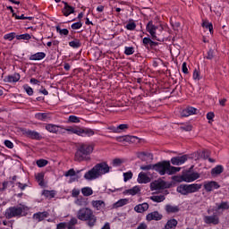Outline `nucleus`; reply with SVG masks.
I'll return each instance as SVG.
<instances>
[{
    "mask_svg": "<svg viewBox=\"0 0 229 229\" xmlns=\"http://www.w3.org/2000/svg\"><path fill=\"white\" fill-rule=\"evenodd\" d=\"M94 151V147L92 145L81 143L77 147L74 161L75 162H85L90 160V155Z\"/></svg>",
    "mask_w": 229,
    "mask_h": 229,
    "instance_id": "f257e3e1",
    "label": "nucleus"
},
{
    "mask_svg": "<svg viewBox=\"0 0 229 229\" xmlns=\"http://www.w3.org/2000/svg\"><path fill=\"white\" fill-rule=\"evenodd\" d=\"M77 219L80 221H87L89 228H94L98 223V216L94 215V211L89 208H82L77 212Z\"/></svg>",
    "mask_w": 229,
    "mask_h": 229,
    "instance_id": "f03ea898",
    "label": "nucleus"
},
{
    "mask_svg": "<svg viewBox=\"0 0 229 229\" xmlns=\"http://www.w3.org/2000/svg\"><path fill=\"white\" fill-rule=\"evenodd\" d=\"M203 187L201 183H192V184H180L176 188V191L182 196H189V194H194V192H199Z\"/></svg>",
    "mask_w": 229,
    "mask_h": 229,
    "instance_id": "7ed1b4c3",
    "label": "nucleus"
},
{
    "mask_svg": "<svg viewBox=\"0 0 229 229\" xmlns=\"http://www.w3.org/2000/svg\"><path fill=\"white\" fill-rule=\"evenodd\" d=\"M157 30L158 31H162L164 30V25L159 24V25H155L153 23V21H149L147 25H146V31L149 33L152 40H157V42H160V38L157 37Z\"/></svg>",
    "mask_w": 229,
    "mask_h": 229,
    "instance_id": "20e7f679",
    "label": "nucleus"
},
{
    "mask_svg": "<svg viewBox=\"0 0 229 229\" xmlns=\"http://www.w3.org/2000/svg\"><path fill=\"white\" fill-rule=\"evenodd\" d=\"M24 212V208L19 206L10 207L5 210V217L6 219H12L13 217H21ZM26 216V215H24Z\"/></svg>",
    "mask_w": 229,
    "mask_h": 229,
    "instance_id": "39448f33",
    "label": "nucleus"
},
{
    "mask_svg": "<svg viewBox=\"0 0 229 229\" xmlns=\"http://www.w3.org/2000/svg\"><path fill=\"white\" fill-rule=\"evenodd\" d=\"M21 132L22 135H25V137H28V139H31L32 140H42V135L37 131L21 128Z\"/></svg>",
    "mask_w": 229,
    "mask_h": 229,
    "instance_id": "423d86ee",
    "label": "nucleus"
},
{
    "mask_svg": "<svg viewBox=\"0 0 229 229\" xmlns=\"http://www.w3.org/2000/svg\"><path fill=\"white\" fill-rule=\"evenodd\" d=\"M169 167V161H161L154 164V171L158 173L161 176H164L167 173Z\"/></svg>",
    "mask_w": 229,
    "mask_h": 229,
    "instance_id": "0eeeda50",
    "label": "nucleus"
},
{
    "mask_svg": "<svg viewBox=\"0 0 229 229\" xmlns=\"http://www.w3.org/2000/svg\"><path fill=\"white\" fill-rule=\"evenodd\" d=\"M171 184L167 185V182L164 180H157L150 182V191H162V189H170Z\"/></svg>",
    "mask_w": 229,
    "mask_h": 229,
    "instance_id": "6e6552de",
    "label": "nucleus"
},
{
    "mask_svg": "<svg viewBox=\"0 0 229 229\" xmlns=\"http://www.w3.org/2000/svg\"><path fill=\"white\" fill-rule=\"evenodd\" d=\"M95 169H97L98 176H103V174H107V173H110V169H112V167L108 165V163L101 162L95 165Z\"/></svg>",
    "mask_w": 229,
    "mask_h": 229,
    "instance_id": "1a4fd4ad",
    "label": "nucleus"
},
{
    "mask_svg": "<svg viewBox=\"0 0 229 229\" xmlns=\"http://www.w3.org/2000/svg\"><path fill=\"white\" fill-rule=\"evenodd\" d=\"M203 187L206 192H212V191H217V189H221V185L218 182L216 181H205Z\"/></svg>",
    "mask_w": 229,
    "mask_h": 229,
    "instance_id": "9d476101",
    "label": "nucleus"
},
{
    "mask_svg": "<svg viewBox=\"0 0 229 229\" xmlns=\"http://www.w3.org/2000/svg\"><path fill=\"white\" fill-rule=\"evenodd\" d=\"M203 221L205 225H213L216 226L219 225V216L216 213H214L212 216H204Z\"/></svg>",
    "mask_w": 229,
    "mask_h": 229,
    "instance_id": "9b49d317",
    "label": "nucleus"
},
{
    "mask_svg": "<svg viewBox=\"0 0 229 229\" xmlns=\"http://www.w3.org/2000/svg\"><path fill=\"white\" fill-rule=\"evenodd\" d=\"M85 180L92 181L98 180L99 178V174L96 169V166L92 167L89 171L86 172L84 174Z\"/></svg>",
    "mask_w": 229,
    "mask_h": 229,
    "instance_id": "f8f14e48",
    "label": "nucleus"
},
{
    "mask_svg": "<svg viewBox=\"0 0 229 229\" xmlns=\"http://www.w3.org/2000/svg\"><path fill=\"white\" fill-rule=\"evenodd\" d=\"M142 44L146 49H153V47H157L158 46V42L153 41V38L149 37H145L142 39Z\"/></svg>",
    "mask_w": 229,
    "mask_h": 229,
    "instance_id": "ddd939ff",
    "label": "nucleus"
},
{
    "mask_svg": "<svg viewBox=\"0 0 229 229\" xmlns=\"http://www.w3.org/2000/svg\"><path fill=\"white\" fill-rule=\"evenodd\" d=\"M186 160H189L188 155L178 156L171 158V163L173 165H182L185 164Z\"/></svg>",
    "mask_w": 229,
    "mask_h": 229,
    "instance_id": "4468645a",
    "label": "nucleus"
},
{
    "mask_svg": "<svg viewBox=\"0 0 229 229\" xmlns=\"http://www.w3.org/2000/svg\"><path fill=\"white\" fill-rule=\"evenodd\" d=\"M189 115H198V108L188 106L181 112L182 117H189Z\"/></svg>",
    "mask_w": 229,
    "mask_h": 229,
    "instance_id": "2eb2a0df",
    "label": "nucleus"
},
{
    "mask_svg": "<svg viewBox=\"0 0 229 229\" xmlns=\"http://www.w3.org/2000/svg\"><path fill=\"white\" fill-rule=\"evenodd\" d=\"M96 135V131L90 128H81L79 127V137H92Z\"/></svg>",
    "mask_w": 229,
    "mask_h": 229,
    "instance_id": "dca6fc26",
    "label": "nucleus"
},
{
    "mask_svg": "<svg viewBox=\"0 0 229 229\" xmlns=\"http://www.w3.org/2000/svg\"><path fill=\"white\" fill-rule=\"evenodd\" d=\"M163 217L164 216L162 214H159L158 211L148 213L146 216L147 221H162Z\"/></svg>",
    "mask_w": 229,
    "mask_h": 229,
    "instance_id": "f3484780",
    "label": "nucleus"
},
{
    "mask_svg": "<svg viewBox=\"0 0 229 229\" xmlns=\"http://www.w3.org/2000/svg\"><path fill=\"white\" fill-rule=\"evenodd\" d=\"M45 130H47V131H49V133H60V130H64V128H62V126L60 125L47 123L45 126Z\"/></svg>",
    "mask_w": 229,
    "mask_h": 229,
    "instance_id": "a211bd4d",
    "label": "nucleus"
},
{
    "mask_svg": "<svg viewBox=\"0 0 229 229\" xmlns=\"http://www.w3.org/2000/svg\"><path fill=\"white\" fill-rule=\"evenodd\" d=\"M21 80V74L20 73H13L12 75H8L4 79V81L5 83H17Z\"/></svg>",
    "mask_w": 229,
    "mask_h": 229,
    "instance_id": "6ab92c4d",
    "label": "nucleus"
},
{
    "mask_svg": "<svg viewBox=\"0 0 229 229\" xmlns=\"http://www.w3.org/2000/svg\"><path fill=\"white\" fill-rule=\"evenodd\" d=\"M137 182L138 183H149L151 182V178H149L146 173L140 172L138 175Z\"/></svg>",
    "mask_w": 229,
    "mask_h": 229,
    "instance_id": "aec40b11",
    "label": "nucleus"
},
{
    "mask_svg": "<svg viewBox=\"0 0 229 229\" xmlns=\"http://www.w3.org/2000/svg\"><path fill=\"white\" fill-rule=\"evenodd\" d=\"M46 217H49V212L47 211L38 212L33 215V219H36L38 223H40V221H44Z\"/></svg>",
    "mask_w": 229,
    "mask_h": 229,
    "instance_id": "412c9836",
    "label": "nucleus"
},
{
    "mask_svg": "<svg viewBox=\"0 0 229 229\" xmlns=\"http://www.w3.org/2000/svg\"><path fill=\"white\" fill-rule=\"evenodd\" d=\"M135 139L139 138L136 136H117L115 140H117V142H133Z\"/></svg>",
    "mask_w": 229,
    "mask_h": 229,
    "instance_id": "4be33fe9",
    "label": "nucleus"
},
{
    "mask_svg": "<svg viewBox=\"0 0 229 229\" xmlns=\"http://www.w3.org/2000/svg\"><path fill=\"white\" fill-rule=\"evenodd\" d=\"M148 208H149V204H148L147 202H144L142 204H139L135 206L134 210L135 212H138V214H142V212H146Z\"/></svg>",
    "mask_w": 229,
    "mask_h": 229,
    "instance_id": "5701e85b",
    "label": "nucleus"
},
{
    "mask_svg": "<svg viewBox=\"0 0 229 229\" xmlns=\"http://www.w3.org/2000/svg\"><path fill=\"white\" fill-rule=\"evenodd\" d=\"M199 157L203 158V160H208L211 164L216 162V159L210 157V151L208 150H202L199 154Z\"/></svg>",
    "mask_w": 229,
    "mask_h": 229,
    "instance_id": "b1692460",
    "label": "nucleus"
},
{
    "mask_svg": "<svg viewBox=\"0 0 229 229\" xmlns=\"http://www.w3.org/2000/svg\"><path fill=\"white\" fill-rule=\"evenodd\" d=\"M166 214H176L180 212V207L172 206L171 204H167L165 208Z\"/></svg>",
    "mask_w": 229,
    "mask_h": 229,
    "instance_id": "393cba45",
    "label": "nucleus"
},
{
    "mask_svg": "<svg viewBox=\"0 0 229 229\" xmlns=\"http://www.w3.org/2000/svg\"><path fill=\"white\" fill-rule=\"evenodd\" d=\"M44 58H46V53L44 52H38L34 55H31L30 57H29V60H31V61H40V60H44Z\"/></svg>",
    "mask_w": 229,
    "mask_h": 229,
    "instance_id": "a878e982",
    "label": "nucleus"
},
{
    "mask_svg": "<svg viewBox=\"0 0 229 229\" xmlns=\"http://www.w3.org/2000/svg\"><path fill=\"white\" fill-rule=\"evenodd\" d=\"M138 158L141 160L142 162H146V158H150V160H153V154L149 152H140L138 153Z\"/></svg>",
    "mask_w": 229,
    "mask_h": 229,
    "instance_id": "bb28decb",
    "label": "nucleus"
},
{
    "mask_svg": "<svg viewBox=\"0 0 229 229\" xmlns=\"http://www.w3.org/2000/svg\"><path fill=\"white\" fill-rule=\"evenodd\" d=\"M176 226H178V220L172 218L166 222L165 229H176Z\"/></svg>",
    "mask_w": 229,
    "mask_h": 229,
    "instance_id": "cd10ccee",
    "label": "nucleus"
},
{
    "mask_svg": "<svg viewBox=\"0 0 229 229\" xmlns=\"http://www.w3.org/2000/svg\"><path fill=\"white\" fill-rule=\"evenodd\" d=\"M140 191V188L139 186H134L131 189L125 190L123 194L126 196V194H130L131 196H135L139 194V191Z\"/></svg>",
    "mask_w": 229,
    "mask_h": 229,
    "instance_id": "c85d7f7f",
    "label": "nucleus"
},
{
    "mask_svg": "<svg viewBox=\"0 0 229 229\" xmlns=\"http://www.w3.org/2000/svg\"><path fill=\"white\" fill-rule=\"evenodd\" d=\"M91 205L97 210H101L102 208H105V207H106L105 201H103V200H92Z\"/></svg>",
    "mask_w": 229,
    "mask_h": 229,
    "instance_id": "c756f323",
    "label": "nucleus"
},
{
    "mask_svg": "<svg viewBox=\"0 0 229 229\" xmlns=\"http://www.w3.org/2000/svg\"><path fill=\"white\" fill-rule=\"evenodd\" d=\"M182 167L171 166V162L169 161V167L166 169V174H175V173H180Z\"/></svg>",
    "mask_w": 229,
    "mask_h": 229,
    "instance_id": "7c9ffc66",
    "label": "nucleus"
},
{
    "mask_svg": "<svg viewBox=\"0 0 229 229\" xmlns=\"http://www.w3.org/2000/svg\"><path fill=\"white\" fill-rule=\"evenodd\" d=\"M128 199H121L118 201H116L114 205V208H121V207H124V205H128Z\"/></svg>",
    "mask_w": 229,
    "mask_h": 229,
    "instance_id": "2f4dec72",
    "label": "nucleus"
},
{
    "mask_svg": "<svg viewBox=\"0 0 229 229\" xmlns=\"http://www.w3.org/2000/svg\"><path fill=\"white\" fill-rule=\"evenodd\" d=\"M74 12H75V8L71 5L66 8L64 7L62 9V13H63V15H64V17H69V15H71L72 13H74Z\"/></svg>",
    "mask_w": 229,
    "mask_h": 229,
    "instance_id": "473e14b6",
    "label": "nucleus"
},
{
    "mask_svg": "<svg viewBox=\"0 0 229 229\" xmlns=\"http://www.w3.org/2000/svg\"><path fill=\"white\" fill-rule=\"evenodd\" d=\"M69 46L73 49H79V47H81V41L79 38H74L72 41L69 42Z\"/></svg>",
    "mask_w": 229,
    "mask_h": 229,
    "instance_id": "72a5a7b5",
    "label": "nucleus"
},
{
    "mask_svg": "<svg viewBox=\"0 0 229 229\" xmlns=\"http://www.w3.org/2000/svg\"><path fill=\"white\" fill-rule=\"evenodd\" d=\"M151 201H154L155 203H162V201L165 200V195H153L150 197Z\"/></svg>",
    "mask_w": 229,
    "mask_h": 229,
    "instance_id": "f704fd0d",
    "label": "nucleus"
},
{
    "mask_svg": "<svg viewBox=\"0 0 229 229\" xmlns=\"http://www.w3.org/2000/svg\"><path fill=\"white\" fill-rule=\"evenodd\" d=\"M223 171H225V168L223 167V165H218L216 167L212 168L211 174H221Z\"/></svg>",
    "mask_w": 229,
    "mask_h": 229,
    "instance_id": "c9c22d12",
    "label": "nucleus"
},
{
    "mask_svg": "<svg viewBox=\"0 0 229 229\" xmlns=\"http://www.w3.org/2000/svg\"><path fill=\"white\" fill-rule=\"evenodd\" d=\"M56 32L61 35V37H67L69 35V30L67 29H61L59 25L55 27Z\"/></svg>",
    "mask_w": 229,
    "mask_h": 229,
    "instance_id": "e433bc0d",
    "label": "nucleus"
},
{
    "mask_svg": "<svg viewBox=\"0 0 229 229\" xmlns=\"http://www.w3.org/2000/svg\"><path fill=\"white\" fill-rule=\"evenodd\" d=\"M81 192L83 196H86V197L92 196V194H94V191H92V188L90 187L82 188Z\"/></svg>",
    "mask_w": 229,
    "mask_h": 229,
    "instance_id": "4c0bfd02",
    "label": "nucleus"
},
{
    "mask_svg": "<svg viewBox=\"0 0 229 229\" xmlns=\"http://www.w3.org/2000/svg\"><path fill=\"white\" fill-rule=\"evenodd\" d=\"M45 198H55L56 196V192L55 191L44 190L42 192Z\"/></svg>",
    "mask_w": 229,
    "mask_h": 229,
    "instance_id": "58836bf2",
    "label": "nucleus"
},
{
    "mask_svg": "<svg viewBox=\"0 0 229 229\" xmlns=\"http://www.w3.org/2000/svg\"><path fill=\"white\" fill-rule=\"evenodd\" d=\"M123 53H124V55H126V56H131V55H133V53H135V47H125Z\"/></svg>",
    "mask_w": 229,
    "mask_h": 229,
    "instance_id": "ea45409f",
    "label": "nucleus"
},
{
    "mask_svg": "<svg viewBox=\"0 0 229 229\" xmlns=\"http://www.w3.org/2000/svg\"><path fill=\"white\" fill-rule=\"evenodd\" d=\"M217 210H228L229 203L228 201H222L216 208Z\"/></svg>",
    "mask_w": 229,
    "mask_h": 229,
    "instance_id": "a19ab883",
    "label": "nucleus"
},
{
    "mask_svg": "<svg viewBox=\"0 0 229 229\" xmlns=\"http://www.w3.org/2000/svg\"><path fill=\"white\" fill-rule=\"evenodd\" d=\"M35 119H38V121H46L47 119V113H37Z\"/></svg>",
    "mask_w": 229,
    "mask_h": 229,
    "instance_id": "79ce46f5",
    "label": "nucleus"
},
{
    "mask_svg": "<svg viewBox=\"0 0 229 229\" xmlns=\"http://www.w3.org/2000/svg\"><path fill=\"white\" fill-rule=\"evenodd\" d=\"M202 26L206 28V30H208L210 33H214V25H212V22L204 21Z\"/></svg>",
    "mask_w": 229,
    "mask_h": 229,
    "instance_id": "37998d69",
    "label": "nucleus"
},
{
    "mask_svg": "<svg viewBox=\"0 0 229 229\" xmlns=\"http://www.w3.org/2000/svg\"><path fill=\"white\" fill-rule=\"evenodd\" d=\"M31 38V35L25 33L21 35H16L17 40H30Z\"/></svg>",
    "mask_w": 229,
    "mask_h": 229,
    "instance_id": "c03bdc74",
    "label": "nucleus"
},
{
    "mask_svg": "<svg viewBox=\"0 0 229 229\" xmlns=\"http://www.w3.org/2000/svg\"><path fill=\"white\" fill-rule=\"evenodd\" d=\"M13 38H16V34L15 32H11L4 35V40H9V42H12Z\"/></svg>",
    "mask_w": 229,
    "mask_h": 229,
    "instance_id": "a18cd8bd",
    "label": "nucleus"
},
{
    "mask_svg": "<svg viewBox=\"0 0 229 229\" xmlns=\"http://www.w3.org/2000/svg\"><path fill=\"white\" fill-rule=\"evenodd\" d=\"M36 164L38 167H46V165L49 164V161H47V159H38L36 161Z\"/></svg>",
    "mask_w": 229,
    "mask_h": 229,
    "instance_id": "49530a36",
    "label": "nucleus"
},
{
    "mask_svg": "<svg viewBox=\"0 0 229 229\" xmlns=\"http://www.w3.org/2000/svg\"><path fill=\"white\" fill-rule=\"evenodd\" d=\"M170 24L174 31H178V30H180V26H182L180 21H173V20H170Z\"/></svg>",
    "mask_w": 229,
    "mask_h": 229,
    "instance_id": "de8ad7c7",
    "label": "nucleus"
},
{
    "mask_svg": "<svg viewBox=\"0 0 229 229\" xmlns=\"http://www.w3.org/2000/svg\"><path fill=\"white\" fill-rule=\"evenodd\" d=\"M22 88L23 90H25L26 94H28L29 96H33V88L30 87V85L28 84H24Z\"/></svg>",
    "mask_w": 229,
    "mask_h": 229,
    "instance_id": "09e8293b",
    "label": "nucleus"
},
{
    "mask_svg": "<svg viewBox=\"0 0 229 229\" xmlns=\"http://www.w3.org/2000/svg\"><path fill=\"white\" fill-rule=\"evenodd\" d=\"M65 131H68L69 133H74L75 135H79L80 127H70L67 129H64Z\"/></svg>",
    "mask_w": 229,
    "mask_h": 229,
    "instance_id": "8fccbe9b",
    "label": "nucleus"
},
{
    "mask_svg": "<svg viewBox=\"0 0 229 229\" xmlns=\"http://www.w3.org/2000/svg\"><path fill=\"white\" fill-rule=\"evenodd\" d=\"M140 169L141 171H151V170L155 171V165L149 164L146 165H141Z\"/></svg>",
    "mask_w": 229,
    "mask_h": 229,
    "instance_id": "3c124183",
    "label": "nucleus"
},
{
    "mask_svg": "<svg viewBox=\"0 0 229 229\" xmlns=\"http://www.w3.org/2000/svg\"><path fill=\"white\" fill-rule=\"evenodd\" d=\"M131 178H133V173H131V171L123 173V182H128V180H131Z\"/></svg>",
    "mask_w": 229,
    "mask_h": 229,
    "instance_id": "603ef678",
    "label": "nucleus"
},
{
    "mask_svg": "<svg viewBox=\"0 0 229 229\" xmlns=\"http://www.w3.org/2000/svg\"><path fill=\"white\" fill-rule=\"evenodd\" d=\"M125 28L129 31H133L135 30V28H137V24L135 23V21L129 22L126 24Z\"/></svg>",
    "mask_w": 229,
    "mask_h": 229,
    "instance_id": "864d4df0",
    "label": "nucleus"
},
{
    "mask_svg": "<svg viewBox=\"0 0 229 229\" xmlns=\"http://www.w3.org/2000/svg\"><path fill=\"white\" fill-rule=\"evenodd\" d=\"M81 120H80V117L76 116V115H70L68 117V123H80Z\"/></svg>",
    "mask_w": 229,
    "mask_h": 229,
    "instance_id": "5fc2aeb1",
    "label": "nucleus"
},
{
    "mask_svg": "<svg viewBox=\"0 0 229 229\" xmlns=\"http://www.w3.org/2000/svg\"><path fill=\"white\" fill-rule=\"evenodd\" d=\"M83 26V22L76 21L71 25L72 30H80Z\"/></svg>",
    "mask_w": 229,
    "mask_h": 229,
    "instance_id": "6e6d98bb",
    "label": "nucleus"
},
{
    "mask_svg": "<svg viewBox=\"0 0 229 229\" xmlns=\"http://www.w3.org/2000/svg\"><path fill=\"white\" fill-rule=\"evenodd\" d=\"M193 80H195V81H199V80H201L200 72L198 69L193 71Z\"/></svg>",
    "mask_w": 229,
    "mask_h": 229,
    "instance_id": "4d7b16f0",
    "label": "nucleus"
},
{
    "mask_svg": "<svg viewBox=\"0 0 229 229\" xmlns=\"http://www.w3.org/2000/svg\"><path fill=\"white\" fill-rule=\"evenodd\" d=\"M130 128L129 124L122 123L118 125V133H121V131H124Z\"/></svg>",
    "mask_w": 229,
    "mask_h": 229,
    "instance_id": "13d9d810",
    "label": "nucleus"
},
{
    "mask_svg": "<svg viewBox=\"0 0 229 229\" xmlns=\"http://www.w3.org/2000/svg\"><path fill=\"white\" fill-rule=\"evenodd\" d=\"M183 182H186V183L192 182V179L191 177V174H182Z\"/></svg>",
    "mask_w": 229,
    "mask_h": 229,
    "instance_id": "bf43d9fd",
    "label": "nucleus"
},
{
    "mask_svg": "<svg viewBox=\"0 0 229 229\" xmlns=\"http://www.w3.org/2000/svg\"><path fill=\"white\" fill-rule=\"evenodd\" d=\"M36 180H38V182H39V185H42L44 183V174L38 173L36 175Z\"/></svg>",
    "mask_w": 229,
    "mask_h": 229,
    "instance_id": "052dcab7",
    "label": "nucleus"
},
{
    "mask_svg": "<svg viewBox=\"0 0 229 229\" xmlns=\"http://www.w3.org/2000/svg\"><path fill=\"white\" fill-rule=\"evenodd\" d=\"M204 58H206V60H213L214 59V49L209 48L208 51V55Z\"/></svg>",
    "mask_w": 229,
    "mask_h": 229,
    "instance_id": "680f3d73",
    "label": "nucleus"
},
{
    "mask_svg": "<svg viewBox=\"0 0 229 229\" xmlns=\"http://www.w3.org/2000/svg\"><path fill=\"white\" fill-rule=\"evenodd\" d=\"M4 144L5 148H8V149H13V142H12L10 140H5Z\"/></svg>",
    "mask_w": 229,
    "mask_h": 229,
    "instance_id": "e2e57ef3",
    "label": "nucleus"
},
{
    "mask_svg": "<svg viewBox=\"0 0 229 229\" xmlns=\"http://www.w3.org/2000/svg\"><path fill=\"white\" fill-rule=\"evenodd\" d=\"M64 176L69 177V176H76V171H74V168H71L67 172H65Z\"/></svg>",
    "mask_w": 229,
    "mask_h": 229,
    "instance_id": "0e129e2a",
    "label": "nucleus"
},
{
    "mask_svg": "<svg viewBox=\"0 0 229 229\" xmlns=\"http://www.w3.org/2000/svg\"><path fill=\"white\" fill-rule=\"evenodd\" d=\"M172 179L174 182H177V183H182V182H183V175H174Z\"/></svg>",
    "mask_w": 229,
    "mask_h": 229,
    "instance_id": "69168bd1",
    "label": "nucleus"
},
{
    "mask_svg": "<svg viewBox=\"0 0 229 229\" xmlns=\"http://www.w3.org/2000/svg\"><path fill=\"white\" fill-rule=\"evenodd\" d=\"M121 164H123V160H121V158H114V159L113 160V165H114V167H119V166H121Z\"/></svg>",
    "mask_w": 229,
    "mask_h": 229,
    "instance_id": "338daca9",
    "label": "nucleus"
},
{
    "mask_svg": "<svg viewBox=\"0 0 229 229\" xmlns=\"http://www.w3.org/2000/svg\"><path fill=\"white\" fill-rule=\"evenodd\" d=\"M191 174V182H196V180H198L200 176V174L198 172H193Z\"/></svg>",
    "mask_w": 229,
    "mask_h": 229,
    "instance_id": "774afa93",
    "label": "nucleus"
}]
</instances>
